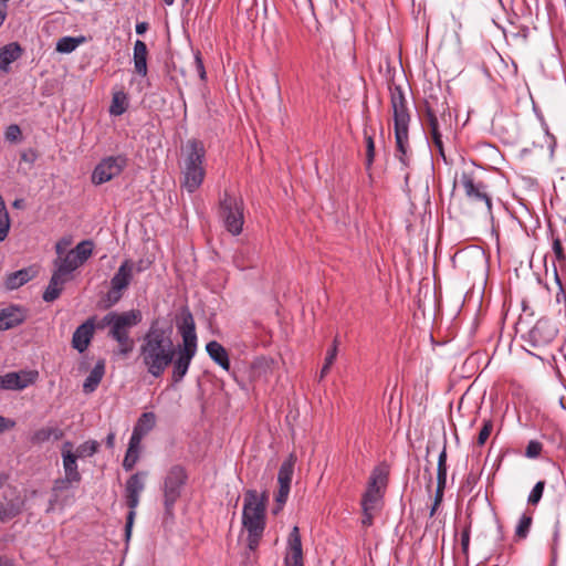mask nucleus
<instances>
[{
  "mask_svg": "<svg viewBox=\"0 0 566 566\" xmlns=\"http://www.w3.org/2000/svg\"><path fill=\"white\" fill-rule=\"evenodd\" d=\"M177 329L182 342L175 345L172 327L154 321L142 339L138 354L142 365L154 378L161 377L171 365L175 384L187 375L198 347L195 319L187 307L177 318Z\"/></svg>",
  "mask_w": 566,
  "mask_h": 566,
  "instance_id": "obj_1",
  "label": "nucleus"
},
{
  "mask_svg": "<svg viewBox=\"0 0 566 566\" xmlns=\"http://www.w3.org/2000/svg\"><path fill=\"white\" fill-rule=\"evenodd\" d=\"M390 105L394 114L396 157L402 168L409 167V124L410 113L405 92L400 85L390 87Z\"/></svg>",
  "mask_w": 566,
  "mask_h": 566,
  "instance_id": "obj_2",
  "label": "nucleus"
},
{
  "mask_svg": "<svg viewBox=\"0 0 566 566\" xmlns=\"http://www.w3.org/2000/svg\"><path fill=\"white\" fill-rule=\"evenodd\" d=\"M143 319L142 312L138 310H130L122 313L109 312L101 319H95V329H105L109 327L108 336L117 342L119 354L127 356L134 346L129 333L130 329L137 326Z\"/></svg>",
  "mask_w": 566,
  "mask_h": 566,
  "instance_id": "obj_3",
  "label": "nucleus"
},
{
  "mask_svg": "<svg viewBox=\"0 0 566 566\" xmlns=\"http://www.w3.org/2000/svg\"><path fill=\"white\" fill-rule=\"evenodd\" d=\"M268 496L259 494L255 490H248L244 494L242 524L248 532V547L255 551L265 528V511Z\"/></svg>",
  "mask_w": 566,
  "mask_h": 566,
  "instance_id": "obj_4",
  "label": "nucleus"
},
{
  "mask_svg": "<svg viewBox=\"0 0 566 566\" xmlns=\"http://www.w3.org/2000/svg\"><path fill=\"white\" fill-rule=\"evenodd\" d=\"M423 125L439 155L446 158L442 130L451 126V112L446 99L440 101L437 96L430 95L424 101Z\"/></svg>",
  "mask_w": 566,
  "mask_h": 566,
  "instance_id": "obj_5",
  "label": "nucleus"
},
{
  "mask_svg": "<svg viewBox=\"0 0 566 566\" xmlns=\"http://www.w3.org/2000/svg\"><path fill=\"white\" fill-rule=\"evenodd\" d=\"M206 150L203 144L197 139L188 140L182 166V186L188 192H195L203 182L206 170L203 160Z\"/></svg>",
  "mask_w": 566,
  "mask_h": 566,
  "instance_id": "obj_6",
  "label": "nucleus"
},
{
  "mask_svg": "<svg viewBox=\"0 0 566 566\" xmlns=\"http://www.w3.org/2000/svg\"><path fill=\"white\" fill-rule=\"evenodd\" d=\"M147 475L148 473L146 471H138L130 475L125 483V500L129 509L125 525V536L127 541L132 535V528L136 516V509L139 505L140 493L145 489V480Z\"/></svg>",
  "mask_w": 566,
  "mask_h": 566,
  "instance_id": "obj_7",
  "label": "nucleus"
},
{
  "mask_svg": "<svg viewBox=\"0 0 566 566\" xmlns=\"http://www.w3.org/2000/svg\"><path fill=\"white\" fill-rule=\"evenodd\" d=\"M220 217L226 229L232 235H239L244 223L243 201L226 192L220 200Z\"/></svg>",
  "mask_w": 566,
  "mask_h": 566,
  "instance_id": "obj_8",
  "label": "nucleus"
},
{
  "mask_svg": "<svg viewBox=\"0 0 566 566\" xmlns=\"http://www.w3.org/2000/svg\"><path fill=\"white\" fill-rule=\"evenodd\" d=\"M187 472L181 465H172L164 481V505L167 514H170L178 499L181 495V490L187 482Z\"/></svg>",
  "mask_w": 566,
  "mask_h": 566,
  "instance_id": "obj_9",
  "label": "nucleus"
},
{
  "mask_svg": "<svg viewBox=\"0 0 566 566\" xmlns=\"http://www.w3.org/2000/svg\"><path fill=\"white\" fill-rule=\"evenodd\" d=\"M135 264L132 260H125L117 272L111 279V287L106 293V307L116 305L123 297L124 291L129 286L134 275Z\"/></svg>",
  "mask_w": 566,
  "mask_h": 566,
  "instance_id": "obj_10",
  "label": "nucleus"
},
{
  "mask_svg": "<svg viewBox=\"0 0 566 566\" xmlns=\"http://www.w3.org/2000/svg\"><path fill=\"white\" fill-rule=\"evenodd\" d=\"M127 166V158L124 155L108 156L103 158L92 172V182L103 185L119 176Z\"/></svg>",
  "mask_w": 566,
  "mask_h": 566,
  "instance_id": "obj_11",
  "label": "nucleus"
},
{
  "mask_svg": "<svg viewBox=\"0 0 566 566\" xmlns=\"http://www.w3.org/2000/svg\"><path fill=\"white\" fill-rule=\"evenodd\" d=\"M461 185L467 198L473 203H483L489 214L492 213V198L489 187L482 180H475L471 174L463 172Z\"/></svg>",
  "mask_w": 566,
  "mask_h": 566,
  "instance_id": "obj_12",
  "label": "nucleus"
},
{
  "mask_svg": "<svg viewBox=\"0 0 566 566\" xmlns=\"http://www.w3.org/2000/svg\"><path fill=\"white\" fill-rule=\"evenodd\" d=\"M296 458L294 454H290L286 460L283 461L277 473V482H279V490L275 495V502L277 504V507L273 510V513L276 514L282 506L286 503L290 490H291V483L292 478L294 473V465H295Z\"/></svg>",
  "mask_w": 566,
  "mask_h": 566,
  "instance_id": "obj_13",
  "label": "nucleus"
},
{
  "mask_svg": "<svg viewBox=\"0 0 566 566\" xmlns=\"http://www.w3.org/2000/svg\"><path fill=\"white\" fill-rule=\"evenodd\" d=\"M557 335L555 325L545 318L538 319L535 325L523 336L525 342L534 347H544L551 344Z\"/></svg>",
  "mask_w": 566,
  "mask_h": 566,
  "instance_id": "obj_14",
  "label": "nucleus"
},
{
  "mask_svg": "<svg viewBox=\"0 0 566 566\" xmlns=\"http://www.w3.org/2000/svg\"><path fill=\"white\" fill-rule=\"evenodd\" d=\"M24 504V497L15 489L4 491L3 499L0 500V522H8L21 514Z\"/></svg>",
  "mask_w": 566,
  "mask_h": 566,
  "instance_id": "obj_15",
  "label": "nucleus"
},
{
  "mask_svg": "<svg viewBox=\"0 0 566 566\" xmlns=\"http://www.w3.org/2000/svg\"><path fill=\"white\" fill-rule=\"evenodd\" d=\"M73 483H75L73 480L65 476L54 481L51 490V497L49 500V506L46 509L48 513L55 510L57 506L64 507L72 502L73 496L69 494V491Z\"/></svg>",
  "mask_w": 566,
  "mask_h": 566,
  "instance_id": "obj_16",
  "label": "nucleus"
},
{
  "mask_svg": "<svg viewBox=\"0 0 566 566\" xmlns=\"http://www.w3.org/2000/svg\"><path fill=\"white\" fill-rule=\"evenodd\" d=\"M38 376L36 371H11L0 376V389L2 390H22L34 382Z\"/></svg>",
  "mask_w": 566,
  "mask_h": 566,
  "instance_id": "obj_17",
  "label": "nucleus"
},
{
  "mask_svg": "<svg viewBox=\"0 0 566 566\" xmlns=\"http://www.w3.org/2000/svg\"><path fill=\"white\" fill-rule=\"evenodd\" d=\"M95 331V316L87 318L81 324L72 336V346L80 353L87 349Z\"/></svg>",
  "mask_w": 566,
  "mask_h": 566,
  "instance_id": "obj_18",
  "label": "nucleus"
},
{
  "mask_svg": "<svg viewBox=\"0 0 566 566\" xmlns=\"http://www.w3.org/2000/svg\"><path fill=\"white\" fill-rule=\"evenodd\" d=\"M289 552L285 556L286 566H303V552L300 530L294 526L289 535Z\"/></svg>",
  "mask_w": 566,
  "mask_h": 566,
  "instance_id": "obj_19",
  "label": "nucleus"
},
{
  "mask_svg": "<svg viewBox=\"0 0 566 566\" xmlns=\"http://www.w3.org/2000/svg\"><path fill=\"white\" fill-rule=\"evenodd\" d=\"M73 444L70 441H65L62 447V460L65 478L73 480L75 483H80L82 480L81 473L77 468L76 454H73Z\"/></svg>",
  "mask_w": 566,
  "mask_h": 566,
  "instance_id": "obj_20",
  "label": "nucleus"
},
{
  "mask_svg": "<svg viewBox=\"0 0 566 566\" xmlns=\"http://www.w3.org/2000/svg\"><path fill=\"white\" fill-rule=\"evenodd\" d=\"M258 262L259 253L254 247H242L233 255V263L241 271L255 268Z\"/></svg>",
  "mask_w": 566,
  "mask_h": 566,
  "instance_id": "obj_21",
  "label": "nucleus"
},
{
  "mask_svg": "<svg viewBox=\"0 0 566 566\" xmlns=\"http://www.w3.org/2000/svg\"><path fill=\"white\" fill-rule=\"evenodd\" d=\"M38 272L34 265L12 272L6 279V287L8 290H17L35 277Z\"/></svg>",
  "mask_w": 566,
  "mask_h": 566,
  "instance_id": "obj_22",
  "label": "nucleus"
},
{
  "mask_svg": "<svg viewBox=\"0 0 566 566\" xmlns=\"http://www.w3.org/2000/svg\"><path fill=\"white\" fill-rule=\"evenodd\" d=\"M23 312L15 306L0 310V331H7L20 325L24 321Z\"/></svg>",
  "mask_w": 566,
  "mask_h": 566,
  "instance_id": "obj_23",
  "label": "nucleus"
},
{
  "mask_svg": "<svg viewBox=\"0 0 566 566\" xmlns=\"http://www.w3.org/2000/svg\"><path fill=\"white\" fill-rule=\"evenodd\" d=\"M147 55L148 50L146 43L142 40H136L134 43L133 62L135 72L142 77H145L148 73Z\"/></svg>",
  "mask_w": 566,
  "mask_h": 566,
  "instance_id": "obj_24",
  "label": "nucleus"
},
{
  "mask_svg": "<svg viewBox=\"0 0 566 566\" xmlns=\"http://www.w3.org/2000/svg\"><path fill=\"white\" fill-rule=\"evenodd\" d=\"M209 357L222 369L230 370V359L227 349L217 340H211L206 345Z\"/></svg>",
  "mask_w": 566,
  "mask_h": 566,
  "instance_id": "obj_25",
  "label": "nucleus"
},
{
  "mask_svg": "<svg viewBox=\"0 0 566 566\" xmlns=\"http://www.w3.org/2000/svg\"><path fill=\"white\" fill-rule=\"evenodd\" d=\"M105 374V360L99 359L93 369L90 371L88 376L85 378L83 384V391L85 394H92L96 390L99 382L102 381Z\"/></svg>",
  "mask_w": 566,
  "mask_h": 566,
  "instance_id": "obj_26",
  "label": "nucleus"
},
{
  "mask_svg": "<svg viewBox=\"0 0 566 566\" xmlns=\"http://www.w3.org/2000/svg\"><path fill=\"white\" fill-rule=\"evenodd\" d=\"M66 281L67 277H64L60 273L54 271L49 282V285L46 286L43 293V300L50 303L59 298V296L62 293L63 285L65 284Z\"/></svg>",
  "mask_w": 566,
  "mask_h": 566,
  "instance_id": "obj_27",
  "label": "nucleus"
},
{
  "mask_svg": "<svg viewBox=\"0 0 566 566\" xmlns=\"http://www.w3.org/2000/svg\"><path fill=\"white\" fill-rule=\"evenodd\" d=\"M22 53L21 46L17 42L9 43L0 49V69L8 71L9 65L17 61Z\"/></svg>",
  "mask_w": 566,
  "mask_h": 566,
  "instance_id": "obj_28",
  "label": "nucleus"
},
{
  "mask_svg": "<svg viewBox=\"0 0 566 566\" xmlns=\"http://www.w3.org/2000/svg\"><path fill=\"white\" fill-rule=\"evenodd\" d=\"M81 260L76 259V253L69 251L66 255L62 259L55 261V266L57 273L62 276L67 277L73 271H75L78 266H81Z\"/></svg>",
  "mask_w": 566,
  "mask_h": 566,
  "instance_id": "obj_29",
  "label": "nucleus"
},
{
  "mask_svg": "<svg viewBox=\"0 0 566 566\" xmlns=\"http://www.w3.org/2000/svg\"><path fill=\"white\" fill-rule=\"evenodd\" d=\"M387 479H388V470H387L386 465H382V464L378 465L373 470V472L369 476L367 488H373L374 490L376 489L377 491L382 492V490L387 485Z\"/></svg>",
  "mask_w": 566,
  "mask_h": 566,
  "instance_id": "obj_30",
  "label": "nucleus"
},
{
  "mask_svg": "<svg viewBox=\"0 0 566 566\" xmlns=\"http://www.w3.org/2000/svg\"><path fill=\"white\" fill-rule=\"evenodd\" d=\"M156 424V416L154 412H144L137 420L133 431L145 437Z\"/></svg>",
  "mask_w": 566,
  "mask_h": 566,
  "instance_id": "obj_31",
  "label": "nucleus"
},
{
  "mask_svg": "<svg viewBox=\"0 0 566 566\" xmlns=\"http://www.w3.org/2000/svg\"><path fill=\"white\" fill-rule=\"evenodd\" d=\"M62 436V430L56 427L42 428L33 433L31 441L32 443H43L49 441L51 438L59 440Z\"/></svg>",
  "mask_w": 566,
  "mask_h": 566,
  "instance_id": "obj_32",
  "label": "nucleus"
},
{
  "mask_svg": "<svg viewBox=\"0 0 566 566\" xmlns=\"http://www.w3.org/2000/svg\"><path fill=\"white\" fill-rule=\"evenodd\" d=\"M84 40L83 36H63L56 42L55 50L63 54L72 53Z\"/></svg>",
  "mask_w": 566,
  "mask_h": 566,
  "instance_id": "obj_33",
  "label": "nucleus"
},
{
  "mask_svg": "<svg viewBox=\"0 0 566 566\" xmlns=\"http://www.w3.org/2000/svg\"><path fill=\"white\" fill-rule=\"evenodd\" d=\"M382 497V492L374 490L373 488H367L366 492L363 495L361 507L363 511L376 510L378 504Z\"/></svg>",
  "mask_w": 566,
  "mask_h": 566,
  "instance_id": "obj_34",
  "label": "nucleus"
},
{
  "mask_svg": "<svg viewBox=\"0 0 566 566\" xmlns=\"http://www.w3.org/2000/svg\"><path fill=\"white\" fill-rule=\"evenodd\" d=\"M128 101L124 92H116L113 94L112 104L109 106V114L120 116L127 109Z\"/></svg>",
  "mask_w": 566,
  "mask_h": 566,
  "instance_id": "obj_35",
  "label": "nucleus"
},
{
  "mask_svg": "<svg viewBox=\"0 0 566 566\" xmlns=\"http://www.w3.org/2000/svg\"><path fill=\"white\" fill-rule=\"evenodd\" d=\"M98 442L95 440H88L80 444L73 454H76V458H88L94 455L98 450Z\"/></svg>",
  "mask_w": 566,
  "mask_h": 566,
  "instance_id": "obj_36",
  "label": "nucleus"
},
{
  "mask_svg": "<svg viewBox=\"0 0 566 566\" xmlns=\"http://www.w3.org/2000/svg\"><path fill=\"white\" fill-rule=\"evenodd\" d=\"M72 252L76 253V259L80 261L81 264H83L93 252V242L90 240H84L80 242L74 249H72Z\"/></svg>",
  "mask_w": 566,
  "mask_h": 566,
  "instance_id": "obj_37",
  "label": "nucleus"
},
{
  "mask_svg": "<svg viewBox=\"0 0 566 566\" xmlns=\"http://www.w3.org/2000/svg\"><path fill=\"white\" fill-rule=\"evenodd\" d=\"M532 525V516L523 514L516 526L515 534L520 538H525L530 532Z\"/></svg>",
  "mask_w": 566,
  "mask_h": 566,
  "instance_id": "obj_38",
  "label": "nucleus"
},
{
  "mask_svg": "<svg viewBox=\"0 0 566 566\" xmlns=\"http://www.w3.org/2000/svg\"><path fill=\"white\" fill-rule=\"evenodd\" d=\"M4 138L9 143H19L22 139V130L17 124L9 125L4 132Z\"/></svg>",
  "mask_w": 566,
  "mask_h": 566,
  "instance_id": "obj_39",
  "label": "nucleus"
},
{
  "mask_svg": "<svg viewBox=\"0 0 566 566\" xmlns=\"http://www.w3.org/2000/svg\"><path fill=\"white\" fill-rule=\"evenodd\" d=\"M544 488H545L544 481H538L534 485V488L532 489V491L528 495V499H527L528 504L536 505L541 501V499L543 496Z\"/></svg>",
  "mask_w": 566,
  "mask_h": 566,
  "instance_id": "obj_40",
  "label": "nucleus"
},
{
  "mask_svg": "<svg viewBox=\"0 0 566 566\" xmlns=\"http://www.w3.org/2000/svg\"><path fill=\"white\" fill-rule=\"evenodd\" d=\"M10 229V218L7 208L0 209V241H3Z\"/></svg>",
  "mask_w": 566,
  "mask_h": 566,
  "instance_id": "obj_41",
  "label": "nucleus"
},
{
  "mask_svg": "<svg viewBox=\"0 0 566 566\" xmlns=\"http://www.w3.org/2000/svg\"><path fill=\"white\" fill-rule=\"evenodd\" d=\"M139 460V452L126 450V454L123 460V468L125 471H132Z\"/></svg>",
  "mask_w": 566,
  "mask_h": 566,
  "instance_id": "obj_42",
  "label": "nucleus"
},
{
  "mask_svg": "<svg viewBox=\"0 0 566 566\" xmlns=\"http://www.w3.org/2000/svg\"><path fill=\"white\" fill-rule=\"evenodd\" d=\"M543 446L536 440H531L525 449V455L530 459L537 458L542 452Z\"/></svg>",
  "mask_w": 566,
  "mask_h": 566,
  "instance_id": "obj_43",
  "label": "nucleus"
},
{
  "mask_svg": "<svg viewBox=\"0 0 566 566\" xmlns=\"http://www.w3.org/2000/svg\"><path fill=\"white\" fill-rule=\"evenodd\" d=\"M493 429V423L491 420H484L483 427L481 428L479 436H478V444L483 446L486 440L489 439L491 432Z\"/></svg>",
  "mask_w": 566,
  "mask_h": 566,
  "instance_id": "obj_44",
  "label": "nucleus"
},
{
  "mask_svg": "<svg viewBox=\"0 0 566 566\" xmlns=\"http://www.w3.org/2000/svg\"><path fill=\"white\" fill-rule=\"evenodd\" d=\"M447 484V478L444 476H437V489L434 494V503L436 506H439L443 500V492Z\"/></svg>",
  "mask_w": 566,
  "mask_h": 566,
  "instance_id": "obj_45",
  "label": "nucleus"
},
{
  "mask_svg": "<svg viewBox=\"0 0 566 566\" xmlns=\"http://www.w3.org/2000/svg\"><path fill=\"white\" fill-rule=\"evenodd\" d=\"M437 476L447 478V448L446 446L441 450L438 458Z\"/></svg>",
  "mask_w": 566,
  "mask_h": 566,
  "instance_id": "obj_46",
  "label": "nucleus"
},
{
  "mask_svg": "<svg viewBox=\"0 0 566 566\" xmlns=\"http://www.w3.org/2000/svg\"><path fill=\"white\" fill-rule=\"evenodd\" d=\"M366 164L370 167L375 158V143L371 136L366 135Z\"/></svg>",
  "mask_w": 566,
  "mask_h": 566,
  "instance_id": "obj_47",
  "label": "nucleus"
},
{
  "mask_svg": "<svg viewBox=\"0 0 566 566\" xmlns=\"http://www.w3.org/2000/svg\"><path fill=\"white\" fill-rule=\"evenodd\" d=\"M553 252L559 262H563L566 260V255H565V252H564V249L562 245V241L559 238H555L553 240Z\"/></svg>",
  "mask_w": 566,
  "mask_h": 566,
  "instance_id": "obj_48",
  "label": "nucleus"
},
{
  "mask_svg": "<svg viewBox=\"0 0 566 566\" xmlns=\"http://www.w3.org/2000/svg\"><path fill=\"white\" fill-rule=\"evenodd\" d=\"M143 438H144L143 436L133 431L127 449H129L132 451L140 452V443H142Z\"/></svg>",
  "mask_w": 566,
  "mask_h": 566,
  "instance_id": "obj_49",
  "label": "nucleus"
},
{
  "mask_svg": "<svg viewBox=\"0 0 566 566\" xmlns=\"http://www.w3.org/2000/svg\"><path fill=\"white\" fill-rule=\"evenodd\" d=\"M337 356V344L336 339L334 340L333 346L327 350L326 357H325V364L326 365H333Z\"/></svg>",
  "mask_w": 566,
  "mask_h": 566,
  "instance_id": "obj_50",
  "label": "nucleus"
},
{
  "mask_svg": "<svg viewBox=\"0 0 566 566\" xmlns=\"http://www.w3.org/2000/svg\"><path fill=\"white\" fill-rule=\"evenodd\" d=\"M470 544V527H465L461 534V547L464 554H468Z\"/></svg>",
  "mask_w": 566,
  "mask_h": 566,
  "instance_id": "obj_51",
  "label": "nucleus"
},
{
  "mask_svg": "<svg viewBox=\"0 0 566 566\" xmlns=\"http://www.w3.org/2000/svg\"><path fill=\"white\" fill-rule=\"evenodd\" d=\"M15 426V421L3 416H0V433L9 430Z\"/></svg>",
  "mask_w": 566,
  "mask_h": 566,
  "instance_id": "obj_52",
  "label": "nucleus"
},
{
  "mask_svg": "<svg viewBox=\"0 0 566 566\" xmlns=\"http://www.w3.org/2000/svg\"><path fill=\"white\" fill-rule=\"evenodd\" d=\"M36 158H38V155H36L35 150H33V149H28L21 154V160L29 163V164H33L36 160Z\"/></svg>",
  "mask_w": 566,
  "mask_h": 566,
  "instance_id": "obj_53",
  "label": "nucleus"
},
{
  "mask_svg": "<svg viewBox=\"0 0 566 566\" xmlns=\"http://www.w3.org/2000/svg\"><path fill=\"white\" fill-rule=\"evenodd\" d=\"M195 65H196V70L198 72L200 78L205 80L206 78V70H205L203 62L199 54H197L195 56Z\"/></svg>",
  "mask_w": 566,
  "mask_h": 566,
  "instance_id": "obj_54",
  "label": "nucleus"
},
{
  "mask_svg": "<svg viewBox=\"0 0 566 566\" xmlns=\"http://www.w3.org/2000/svg\"><path fill=\"white\" fill-rule=\"evenodd\" d=\"M374 511L375 510L363 511L364 516L361 520V524L364 526L368 527L373 524Z\"/></svg>",
  "mask_w": 566,
  "mask_h": 566,
  "instance_id": "obj_55",
  "label": "nucleus"
},
{
  "mask_svg": "<svg viewBox=\"0 0 566 566\" xmlns=\"http://www.w3.org/2000/svg\"><path fill=\"white\" fill-rule=\"evenodd\" d=\"M115 438L116 434L114 431H111L105 439V444L108 449H113L115 447Z\"/></svg>",
  "mask_w": 566,
  "mask_h": 566,
  "instance_id": "obj_56",
  "label": "nucleus"
},
{
  "mask_svg": "<svg viewBox=\"0 0 566 566\" xmlns=\"http://www.w3.org/2000/svg\"><path fill=\"white\" fill-rule=\"evenodd\" d=\"M8 4L0 2V27L3 24L7 18Z\"/></svg>",
  "mask_w": 566,
  "mask_h": 566,
  "instance_id": "obj_57",
  "label": "nucleus"
},
{
  "mask_svg": "<svg viewBox=\"0 0 566 566\" xmlns=\"http://www.w3.org/2000/svg\"><path fill=\"white\" fill-rule=\"evenodd\" d=\"M70 244L69 240H61L56 243L55 249L57 254H62L64 252V248Z\"/></svg>",
  "mask_w": 566,
  "mask_h": 566,
  "instance_id": "obj_58",
  "label": "nucleus"
},
{
  "mask_svg": "<svg viewBox=\"0 0 566 566\" xmlns=\"http://www.w3.org/2000/svg\"><path fill=\"white\" fill-rule=\"evenodd\" d=\"M148 29V23L146 22H139L136 24V33L137 34H144Z\"/></svg>",
  "mask_w": 566,
  "mask_h": 566,
  "instance_id": "obj_59",
  "label": "nucleus"
},
{
  "mask_svg": "<svg viewBox=\"0 0 566 566\" xmlns=\"http://www.w3.org/2000/svg\"><path fill=\"white\" fill-rule=\"evenodd\" d=\"M0 566H13V563L8 557L0 555Z\"/></svg>",
  "mask_w": 566,
  "mask_h": 566,
  "instance_id": "obj_60",
  "label": "nucleus"
},
{
  "mask_svg": "<svg viewBox=\"0 0 566 566\" xmlns=\"http://www.w3.org/2000/svg\"><path fill=\"white\" fill-rule=\"evenodd\" d=\"M426 472L428 473V484L427 490L430 492L432 485V475L429 468H426Z\"/></svg>",
  "mask_w": 566,
  "mask_h": 566,
  "instance_id": "obj_61",
  "label": "nucleus"
},
{
  "mask_svg": "<svg viewBox=\"0 0 566 566\" xmlns=\"http://www.w3.org/2000/svg\"><path fill=\"white\" fill-rule=\"evenodd\" d=\"M329 368H331V365H326L324 363V365H323V367L321 369V378H324L328 374Z\"/></svg>",
  "mask_w": 566,
  "mask_h": 566,
  "instance_id": "obj_62",
  "label": "nucleus"
},
{
  "mask_svg": "<svg viewBox=\"0 0 566 566\" xmlns=\"http://www.w3.org/2000/svg\"><path fill=\"white\" fill-rule=\"evenodd\" d=\"M147 266L145 265L144 261H139L137 266L134 269V271L136 270V272H142L146 269Z\"/></svg>",
  "mask_w": 566,
  "mask_h": 566,
  "instance_id": "obj_63",
  "label": "nucleus"
},
{
  "mask_svg": "<svg viewBox=\"0 0 566 566\" xmlns=\"http://www.w3.org/2000/svg\"><path fill=\"white\" fill-rule=\"evenodd\" d=\"M438 507H439V506H436V503L433 502V504H432V506H431V510H430V516H431V517L436 514V512H437Z\"/></svg>",
  "mask_w": 566,
  "mask_h": 566,
  "instance_id": "obj_64",
  "label": "nucleus"
}]
</instances>
